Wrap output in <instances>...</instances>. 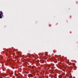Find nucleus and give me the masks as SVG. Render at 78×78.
I'll return each instance as SVG.
<instances>
[{
  "label": "nucleus",
  "mask_w": 78,
  "mask_h": 78,
  "mask_svg": "<svg viewBox=\"0 0 78 78\" xmlns=\"http://www.w3.org/2000/svg\"><path fill=\"white\" fill-rule=\"evenodd\" d=\"M44 62H43V63H44Z\"/></svg>",
  "instance_id": "nucleus-2"
},
{
  "label": "nucleus",
  "mask_w": 78,
  "mask_h": 78,
  "mask_svg": "<svg viewBox=\"0 0 78 78\" xmlns=\"http://www.w3.org/2000/svg\"><path fill=\"white\" fill-rule=\"evenodd\" d=\"M3 17V13L2 11H0V19H2V17Z\"/></svg>",
  "instance_id": "nucleus-1"
}]
</instances>
